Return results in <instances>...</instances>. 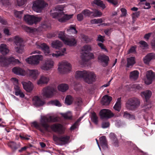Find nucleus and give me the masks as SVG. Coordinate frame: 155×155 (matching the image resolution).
Masks as SVG:
<instances>
[{
    "label": "nucleus",
    "instance_id": "f257e3e1",
    "mask_svg": "<svg viewBox=\"0 0 155 155\" xmlns=\"http://www.w3.org/2000/svg\"><path fill=\"white\" fill-rule=\"evenodd\" d=\"M75 77L76 78H83L84 81L89 84H92L95 81V74L93 72L89 71H77Z\"/></svg>",
    "mask_w": 155,
    "mask_h": 155
},
{
    "label": "nucleus",
    "instance_id": "f03ea898",
    "mask_svg": "<svg viewBox=\"0 0 155 155\" xmlns=\"http://www.w3.org/2000/svg\"><path fill=\"white\" fill-rule=\"evenodd\" d=\"M57 120V117H54L51 116L49 117L43 116L41 120V124L42 126V127L45 128V131L50 132L51 130L50 128V126L47 123L55 122Z\"/></svg>",
    "mask_w": 155,
    "mask_h": 155
},
{
    "label": "nucleus",
    "instance_id": "7ed1b4c3",
    "mask_svg": "<svg viewBox=\"0 0 155 155\" xmlns=\"http://www.w3.org/2000/svg\"><path fill=\"white\" fill-rule=\"evenodd\" d=\"M139 99L136 97H133L128 100L126 104L127 109L133 110L137 108L140 105Z\"/></svg>",
    "mask_w": 155,
    "mask_h": 155
},
{
    "label": "nucleus",
    "instance_id": "20e7f679",
    "mask_svg": "<svg viewBox=\"0 0 155 155\" xmlns=\"http://www.w3.org/2000/svg\"><path fill=\"white\" fill-rule=\"evenodd\" d=\"M152 94L151 91L149 90L142 92L141 93V97L145 98L146 102L144 105V108L143 110L145 112L148 110L152 107L151 104L148 102V100L151 97Z\"/></svg>",
    "mask_w": 155,
    "mask_h": 155
},
{
    "label": "nucleus",
    "instance_id": "39448f33",
    "mask_svg": "<svg viewBox=\"0 0 155 155\" xmlns=\"http://www.w3.org/2000/svg\"><path fill=\"white\" fill-rule=\"evenodd\" d=\"M14 42L15 50L17 53L22 54L24 52V45L22 39L18 36H15Z\"/></svg>",
    "mask_w": 155,
    "mask_h": 155
},
{
    "label": "nucleus",
    "instance_id": "423d86ee",
    "mask_svg": "<svg viewBox=\"0 0 155 155\" xmlns=\"http://www.w3.org/2000/svg\"><path fill=\"white\" fill-rule=\"evenodd\" d=\"M48 4L42 0H37L33 2L32 8L35 11L40 12Z\"/></svg>",
    "mask_w": 155,
    "mask_h": 155
},
{
    "label": "nucleus",
    "instance_id": "0eeeda50",
    "mask_svg": "<svg viewBox=\"0 0 155 155\" xmlns=\"http://www.w3.org/2000/svg\"><path fill=\"white\" fill-rule=\"evenodd\" d=\"M71 68L70 64L67 61H63L59 63L58 69L61 73H65L70 71Z\"/></svg>",
    "mask_w": 155,
    "mask_h": 155
},
{
    "label": "nucleus",
    "instance_id": "6e6552de",
    "mask_svg": "<svg viewBox=\"0 0 155 155\" xmlns=\"http://www.w3.org/2000/svg\"><path fill=\"white\" fill-rule=\"evenodd\" d=\"M24 19L28 24L32 25L34 23H36L37 22L40 21L41 20V18L33 15H25Z\"/></svg>",
    "mask_w": 155,
    "mask_h": 155
},
{
    "label": "nucleus",
    "instance_id": "1a4fd4ad",
    "mask_svg": "<svg viewBox=\"0 0 155 155\" xmlns=\"http://www.w3.org/2000/svg\"><path fill=\"white\" fill-rule=\"evenodd\" d=\"M43 59V56L41 55H37L31 56L26 59V61L29 64L33 65H37L40 61Z\"/></svg>",
    "mask_w": 155,
    "mask_h": 155
},
{
    "label": "nucleus",
    "instance_id": "9d476101",
    "mask_svg": "<svg viewBox=\"0 0 155 155\" xmlns=\"http://www.w3.org/2000/svg\"><path fill=\"white\" fill-rule=\"evenodd\" d=\"M43 96L46 98H51L54 95V93L56 91V89L51 87L44 88L42 90Z\"/></svg>",
    "mask_w": 155,
    "mask_h": 155
},
{
    "label": "nucleus",
    "instance_id": "9b49d317",
    "mask_svg": "<svg viewBox=\"0 0 155 155\" xmlns=\"http://www.w3.org/2000/svg\"><path fill=\"white\" fill-rule=\"evenodd\" d=\"M99 114L101 119L110 118L114 116V114L110 110L107 109L101 110Z\"/></svg>",
    "mask_w": 155,
    "mask_h": 155
},
{
    "label": "nucleus",
    "instance_id": "f8f14e48",
    "mask_svg": "<svg viewBox=\"0 0 155 155\" xmlns=\"http://www.w3.org/2000/svg\"><path fill=\"white\" fill-rule=\"evenodd\" d=\"M147 79L145 81V83L149 85L151 84L153 80L155 79V74L152 71H147L146 72Z\"/></svg>",
    "mask_w": 155,
    "mask_h": 155
},
{
    "label": "nucleus",
    "instance_id": "ddd939ff",
    "mask_svg": "<svg viewBox=\"0 0 155 155\" xmlns=\"http://www.w3.org/2000/svg\"><path fill=\"white\" fill-rule=\"evenodd\" d=\"M73 15V14L68 15L65 14L63 12H59V15L58 16V19L60 22H64L71 18Z\"/></svg>",
    "mask_w": 155,
    "mask_h": 155
},
{
    "label": "nucleus",
    "instance_id": "4468645a",
    "mask_svg": "<svg viewBox=\"0 0 155 155\" xmlns=\"http://www.w3.org/2000/svg\"><path fill=\"white\" fill-rule=\"evenodd\" d=\"M54 62L51 59L45 61V63L41 67V68L45 71H48L53 67Z\"/></svg>",
    "mask_w": 155,
    "mask_h": 155
},
{
    "label": "nucleus",
    "instance_id": "2eb2a0df",
    "mask_svg": "<svg viewBox=\"0 0 155 155\" xmlns=\"http://www.w3.org/2000/svg\"><path fill=\"white\" fill-rule=\"evenodd\" d=\"M26 75L34 80L37 78L39 74L38 71L36 70L28 69L26 71Z\"/></svg>",
    "mask_w": 155,
    "mask_h": 155
},
{
    "label": "nucleus",
    "instance_id": "dca6fc26",
    "mask_svg": "<svg viewBox=\"0 0 155 155\" xmlns=\"http://www.w3.org/2000/svg\"><path fill=\"white\" fill-rule=\"evenodd\" d=\"M50 128L53 131L60 134L63 133L62 126L59 124H54L50 126Z\"/></svg>",
    "mask_w": 155,
    "mask_h": 155
},
{
    "label": "nucleus",
    "instance_id": "f3484780",
    "mask_svg": "<svg viewBox=\"0 0 155 155\" xmlns=\"http://www.w3.org/2000/svg\"><path fill=\"white\" fill-rule=\"evenodd\" d=\"M32 101L33 104L36 107L42 106L44 104V101L38 96L34 97L32 98Z\"/></svg>",
    "mask_w": 155,
    "mask_h": 155
},
{
    "label": "nucleus",
    "instance_id": "a211bd4d",
    "mask_svg": "<svg viewBox=\"0 0 155 155\" xmlns=\"http://www.w3.org/2000/svg\"><path fill=\"white\" fill-rule=\"evenodd\" d=\"M12 71L15 74L22 76L26 75V71L19 67H15L12 69Z\"/></svg>",
    "mask_w": 155,
    "mask_h": 155
},
{
    "label": "nucleus",
    "instance_id": "6ab92c4d",
    "mask_svg": "<svg viewBox=\"0 0 155 155\" xmlns=\"http://www.w3.org/2000/svg\"><path fill=\"white\" fill-rule=\"evenodd\" d=\"M155 59V54L150 53L148 54L143 58L144 63L146 64H149L150 61L152 59Z\"/></svg>",
    "mask_w": 155,
    "mask_h": 155
},
{
    "label": "nucleus",
    "instance_id": "aec40b11",
    "mask_svg": "<svg viewBox=\"0 0 155 155\" xmlns=\"http://www.w3.org/2000/svg\"><path fill=\"white\" fill-rule=\"evenodd\" d=\"M24 89L28 92H31L33 89V86L32 83L29 81L28 83L25 82H22Z\"/></svg>",
    "mask_w": 155,
    "mask_h": 155
},
{
    "label": "nucleus",
    "instance_id": "412c9836",
    "mask_svg": "<svg viewBox=\"0 0 155 155\" xmlns=\"http://www.w3.org/2000/svg\"><path fill=\"white\" fill-rule=\"evenodd\" d=\"M70 139L68 136H61L59 137H56L54 139L56 140H58L61 142L63 144L67 143Z\"/></svg>",
    "mask_w": 155,
    "mask_h": 155
},
{
    "label": "nucleus",
    "instance_id": "4be33fe9",
    "mask_svg": "<svg viewBox=\"0 0 155 155\" xmlns=\"http://www.w3.org/2000/svg\"><path fill=\"white\" fill-rule=\"evenodd\" d=\"M112 100V97L108 95H105L102 99L101 103L104 105H109Z\"/></svg>",
    "mask_w": 155,
    "mask_h": 155
},
{
    "label": "nucleus",
    "instance_id": "5701e85b",
    "mask_svg": "<svg viewBox=\"0 0 155 155\" xmlns=\"http://www.w3.org/2000/svg\"><path fill=\"white\" fill-rule=\"evenodd\" d=\"M64 42L65 44L70 46H74L76 43V41L73 38H69L67 37L65 38Z\"/></svg>",
    "mask_w": 155,
    "mask_h": 155
},
{
    "label": "nucleus",
    "instance_id": "b1692460",
    "mask_svg": "<svg viewBox=\"0 0 155 155\" xmlns=\"http://www.w3.org/2000/svg\"><path fill=\"white\" fill-rule=\"evenodd\" d=\"M98 59L101 62L105 63V65L104 66V67H105L107 65L108 61H109V58L108 56L104 54L100 55L98 56Z\"/></svg>",
    "mask_w": 155,
    "mask_h": 155
},
{
    "label": "nucleus",
    "instance_id": "393cba45",
    "mask_svg": "<svg viewBox=\"0 0 155 155\" xmlns=\"http://www.w3.org/2000/svg\"><path fill=\"white\" fill-rule=\"evenodd\" d=\"M0 65L2 67H6L8 66L7 58L0 55Z\"/></svg>",
    "mask_w": 155,
    "mask_h": 155
},
{
    "label": "nucleus",
    "instance_id": "a878e982",
    "mask_svg": "<svg viewBox=\"0 0 155 155\" xmlns=\"http://www.w3.org/2000/svg\"><path fill=\"white\" fill-rule=\"evenodd\" d=\"M100 143L102 148L104 149L107 148V144L106 137L104 136L101 137L100 138Z\"/></svg>",
    "mask_w": 155,
    "mask_h": 155
},
{
    "label": "nucleus",
    "instance_id": "bb28decb",
    "mask_svg": "<svg viewBox=\"0 0 155 155\" xmlns=\"http://www.w3.org/2000/svg\"><path fill=\"white\" fill-rule=\"evenodd\" d=\"M9 52L7 45L5 44H1L0 45V52L3 55H6Z\"/></svg>",
    "mask_w": 155,
    "mask_h": 155
},
{
    "label": "nucleus",
    "instance_id": "cd10ccee",
    "mask_svg": "<svg viewBox=\"0 0 155 155\" xmlns=\"http://www.w3.org/2000/svg\"><path fill=\"white\" fill-rule=\"evenodd\" d=\"M139 73L138 71L135 70L130 73V78L131 80L135 81L139 77Z\"/></svg>",
    "mask_w": 155,
    "mask_h": 155
},
{
    "label": "nucleus",
    "instance_id": "c85d7f7f",
    "mask_svg": "<svg viewBox=\"0 0 155 155\" xmlns=\"http://www.w3.org/2000/svg\"><path fill=\"white\" fill-rule=\"evenodd\" d=\"M49 81V78L44 76H41L38 81V84H47Z\"/></svg>",
    "mask_w": 155,
    "mask_h": 155
},
{
    "label": "nucleus",
    "instance_id": "c756f323",
    "mask_svg": "<svg viewBox=\"0 0 155 155\" xmlns=\"http://www.w3.org/2000/svg\"><path fill=\"white\" fill-rule=\"evenodd\" d=\"M39 47L44 51L46 55H48L50 52L48 46L45 43H43L39 45Z\"/></svg>",
    "mask_w": 155,
    "mask_h": 155
},
{
    "label": "nucleus",
    "instance_id": "7c9ffc66",
    "mask_svg": "<svg viewBox=\"0 0 155 155\" xmlns=\"http://www.w3.org/2000/svg\"><path fill=\"white\" fill-rule=\"evenodd\" d=\"M69 88L68 85L66 84H59L58 87V89L62 92H64L67 90Z\"/></svg>",
    "mask_w": 155,
    "mask_h": 155
},
{
    "label": "nucleus",
    "instance_id": "2f4dec72",
    "mask_svg": "<svg viewBox=\"0 0 155 155\" xmlns=\"http://www.w3.org/2000/svg\"><path fill=\"white\" fill-rule=\"evenodd\" d=\"M52 47L56 49H59L62 46V43L58 40L54 41L51 43Z\"/></svg>",
    "mask_w": 155,
    "mask_h": 155
},
{
    "label": "nucleus",
    "instance_id": "473e14b6",
    "mask_svg": "<svg viewBox=\"0 0 155 155\" xmlns=\"http://www.w3.org/2000/svg\"><path fill=\"white\" fill-rule=\"evenodd\" d=\"M121 97L117 98V101L113 107L115 110L119 112L120 111L121 107Z\"/></svg>",
    "mask_w": 155,
    "mask_h": 155
},
{
    "label": "nucleus",
    "instance_id": "72a5a7b5",
    "mask_svg": "<svg viewBox=\"0 0 155 155\" xmlns=\"http://www.w3.org/2000/svg\"><path fill=\"white\" fill-rule=\"evenodd\" d=\"M127 67L129 68L130 66H133L135 63V57H131L127 58Z\"/></svg>",
    "mask_w": 155,
    "mask_h": 155
},
{
    "label": "nucleus",
    "instance_id": "f704fd0d",
    "mask_svg": "<svg viewBox=\"0 0 155 155\" xmlns=\"http://www.w3.org/2000/svg\"><path fill=\"white\" fill-rule=\"evenodd\" d=\"M9 147H11L13 150H15L20 147L19 144H16L14 142H10L8 144Z\"/></svg>",
    "mask_w": 155,
    "mask_h": 155
},
{
    "label": "nucleus",
    "instance_id": "c9c22d12",
    "mask_svg": "<svg viewBox=\"0 0 155 155\" xmlns=\"http://www.w3.org/2000/svg\"><path fill=\"white\" fill-rule=\"evenodd\" d=\"M8 65L11 64H19L20 63L19 60L12 57L7 58Z\"/></svg>",
    "mask_w": 155,
    "mask_h": 155
},
{
    "label": "nucleus",
    "instance_id": "e433bc0d",
    "mask_svg": "<svg viewBox=\"0 0 155 155\" xmlns=\"http://www.w3.org/2000/svg\"><path fill=\"white\" fill-rule=\"evenodd\" d=\"M92 3L97 5L99 7L104 9L106 7L105 5L103 3V2L101 0H94Z\"/></svg>",
    "mask_w": 155,
    "mask_h": 155
},
{
    "label": "nucleus",
    "instance_id": "4c0bfd02",
    "mask_svg": "<svg viewBox=\"0 0 155 155\" xmlns=\"http://www.w3.org/2000/svg\"><path fill=\"white\" fill-rule=\"evenodd\" d=\"M24 30L27 32L33 33L37 31V29L35 28H32L27 26H23Z\"/></svg>",
    "mask_w": 155,
    "mask_h": 155
},
{
    "label": "nucleus",
    "instance_id": "58836bf2",
    "mask_svg": "<svg viewBox=\"0 0 155 155\" xmlns=\"http://www.w3.org/2000/svg\"><path fill=\"white\" fill-rule=\"evenodd\" d=\"M73 101V98L71 95L67 96L65 100V104L68 105H70L71 104Z\"/></svg>",
    "mask_w": 155,
    "mask_h": 155
},
{
    "label": "nucleus",
    "instance_id": "ea45409f",
    "mask_svg": "<svg viewBox=\"0 0 155 155\" xmlns=\"http://www.w3.org/2000/svg\"><path fill=\"white\" fill-rule=\"evenodd\" d=\"M91 118L92 122L96 124H97L98 118L96 114L94 112H93L91 113Z\"/></svg>",
    "mask_w": 155,
    "mask_h": 155
},
{
    "label": "nucleus",
    "instance_id": "a19ab883",
    "mask_svg": "<svg viewBox=\"0 0 155 155\" xmlns=\"http://www.w3.org/2000/svg\"><path fill=\"white\" fill-rule=\"evenodd\" d=\"M81 58L83 62L87 61L89 60L88 53L86 52H84L83 53L81 54Z\"/></svg>",
    "mask_w": 155,
    "mask_h": 155
},
{
    "label": "nucleus",
    "instance_id": "79ce46f5",
    "mask_svg": "<svg viewBox=\"0 0 155 155\" xmlns=\"http://www.w3.org/2000/svg\"><path fill=\"white\" fill-rule=\"evenodd\" d=\"M41 123L40 122V124H38L37 122H34L32 123V124L35 127L38 129L41 132L44 133L45 131V130L44 128V129H43L41 127V126L42 127V126L41 125Z\"/></svg>",
    "mask_w": 155,
    "mask_h": 155
},
{
    "label": "nucleus",
    "instance_id": "37998d69",
    "mask_svg": "<svg viewBox=\"0 0 155 155\" xmlns=\"http://www.w3.org/2000/svg\"><path fill=\"white\" fill-rule=\"evenodd\" d=\"M124 117L128 119L134 120L135 119V117L134 115L128 113L127 111L124 112Z\"/></svg>",
    "mask_w": 155,
    "mask_h": 155
},
{
    "label": "nucleus",
    "instance_id": "c03bdc74",
    "mask_svg": "<svg viewBox=\"0 0 155 155\" xmlns=\"http://www.w3.org/2000/svg\"><path fill=\"white\" fill-rule=\"evenodd\" d=\"M82 118V117H79L77 121L70 128V130H73L76 128L78 125V123L80 121Z\"/></svg>",
    "mask_w": 155,
    "mask_h": 155
},
{
    "label": "nucleus",
    "instance_id": "a18cd8bd",
    "mask_svg": "<svg viewBox=\"0 0 155 155\" xmlns=\"http://www.w3.org/2000/svg\"><path fill=\"white\" fill-rule=\"evenodd\" d=\"M81 12L85 17H89L91 14L93 13V12L87 9H84Z\"/></svg>",
    "mask_w": 155,
    "mask_h": 155
},
{
    "label": "nucleus",
    "instance_id": "49530a36",
    "mask_svg": "<svg viewBox=\"0 0 155 155\" xmlns=\"http://www.w3.org/2000/svg\"><path fill=\"white\" fill-rule=\"evenodd\" d=\"M66 50V48H64L63 50L61 51V52L60 51L55 54L53 53L52 54V56L53 57H57L61 56L63 55L65 53Z\"/></svg>",
    "mask_w": 155,
    "mask_h": 155
},
{
    "label": "nucleus",
    "instance_id": "de8ad7c7",
    "mask_svg": "<svg viewBox=\"0 0 155 155\" xmlns=\"http://www.w3.org/2000/svg\"><path fill=\"white\" fill-rule=\"evenodd\" d=\"M82 50L85 52L91 51H92L91 46V45H84L83 47Z\"/></svg>",
    "mask_w": 155,
    "mask_h": 155
},
{
    "label": "nucleus",
    "instance_id": "09e8293b",
    "mask_svg": "<svg viewBox=\"0 0 155 155\" xmlns=\"http://www.w3.org/2000/svg\"><path fill=\"white\" fill-rule=\"evenodd\" d=\"M49 104L52 105H55L58 107H60L61 106V104L59 101L57 100H52L50 101Z\"/></svg>",
    "mask_w": 155,
    "mask_h": 155
},
{
    "label": "nucleus",
    "instance_id": "8fccbe9b",
    "mask_svg": "<svg viewBox=\"0 0 155 155\" xmlns=\"http://www.w3.org/2000/svg\"><path fill=\"white\" fill-rule=\"evenodd\" d=\"M58 37L63 42L64 41L67 37L64 35V32L60 31L58 35Z\"/></svg>",
    "mask_w": 155,
    "mask_h": 155
},
{
    "label": "nucleus",
    "instance_id": "3c124183",
    "mask_svg": "<svg viewBox=\"0 0 155 155\" xmlns=\"http://www.w3.org/2000/svg\"><path fill=\"white\" fill-rule=\"evenodd\" d=\"M67 31L69 32H72L75 34H76L78 32L75 28L73 26V25H71L69 28L67 29Z\"/></svg>",
    "mask_w": 155,
    "mask_h": 155
},
{
    "label": "nucleus",
    "instance_id": "603ef678",
    "mask_svg": "<svg viewBox=\"0 0 155 155\" xmlns=\"http://www.w3.org/2000/svg\"><path fill=\"white\" fill-rule=\"evenodd\" d=\"M62 116L66 119L71 120L72 119V115L70 113L63 114H62Z\"/></svg>",
    "mask_w": 155,
    "mask_h": 155
},
{
    "label": "nucleus",
    "instance_id": "864d4df0",
    "mask_svg": "<svg viewBox=\"0 0 155 155\" xmlns=\"http://www.w3.org/2000/svg\"><path fill=\"white\" fill-rule=\"evenodd\" d=\"M110 125V123L108 121H103L101 124V127L103 128H106L109 127Z\"/></svg>",
    "mask_w": 155,
    "mask_h": 155
},
{
    "label": "nucleus",
    "instance_id": "5fc2aeb1",
    "mask_svg": "<svg viewBox=\"0 0 155 155\" xmlns=\"http://www.w3.org/2000/svg\"><path fill=\"white\" fill-rule=\"evenodd\" d=\"M23 13V11H15L14 14L15 16L17 18H21Z\"/></svg>",
    "mask_w": 155,
    "mask_h": 155
},
{
    "label": "nucleus",
    "instance_id": "6e6d98bb",
    "mask_svg": "<svg viewBox=\"0 0 155 155\" xmlns=\"http://www.w3.org/2000/svg\"><path fill=\"white\" fill-rule=\"evenodd\" d=\"M15 94L16 96L19 95L20 97L22 98L24 97L25 96L24 94L20 89L18 91H15Z\"/></svg>",
    "mask_w": 155,
    "mask_h": 155
},
{
    "label": "nucleus",
    "instance_id": "4d7b16f0",
    "mask_svg": "<svg viewBox=\"0 0 155 155\" xmlns=\"http://www.w3.org/2000/svg\"><path fill=\"white\" fill-rule=\"evenodd\" d=\"M26 0H16L17 5L19 6L24 5Z\"/></svg>",
    "mask_w": 155,
    "mask_h": 155
},
{
    "label": "nucleus",
    "instance_id": "13d9d810",
    "mask_svg": "<svg viewBox=\"0 0 155 155\" xmlns=\"http://www.w3.org/2000/svg\"><path fill=\"white\" fill-rule=\"evenodd\" d=\"M84 18V15L82 13L79 14L77 16V18L78 21H81L83 20Z\"/></svg>",
    "mask_w": 155,
    "mask_h": 155
},
{
    "label": "nucleus",
    "instance_id": "bf43d9fd",
    "mask_svg": "<svg viewBox=\"0 0 155 155\" xmlns=\"http://www.w3.org/2000/svg\"><path fill=\"white\" fill-rule=\"evenodd\" d=\"M120 11L122 12L120 16L121 17L126 16L127 14L126 10L124 8H122L120 9Z\"/></svg>",
    "mask_w": 155,
    "mask_h": 155
},
{
    "label": "nucleus",
    "instance_id": "052dcab7",
    "mask_svg": "<svg viewBox=\"0 0 155 155\" xmlns=\"http://www.w3.org/2000/svg\"><path fill=\"white\" fill-rule=\"evenodd\" d=\"M55 10L57 11L63 12L64 7L62 5H58L55 8Z\"/></svg>",
    "mask_w": 155,
    "mask_h": 155
},
{
    "label": "nucleus",
    "instance_id": "680f3d73",
    "mask_svg": "<svg viewBox=\"0 0 155 155\" xmlns=\"http://www.w3.org/2000/svg\"><path fill=\"white\" fill-rule=\"evenodd\" d=\"M75 104L77 106H80L82 103V101L81 98H77L75 102Z\"/></svg>",
    "mask_w": 155,
    "mask_h": 155
},
{
    "label": "nucleus",
    "instance_id": "e2e57ef3",
    "mask_svg": "<svg viewBox=\"0 0 155 155\" xmlns=\"http://www.w3.org/2000/svg\"><path fill=\"white\" fill-rule=\"evenodd\" d=\"M109 3L112 4L114 6L117 5L118 4V0H107Z\"/></svg>",
    "mask_w": 155,
    "mask_h": 155
},
{
    "label": "nucleus",
    "instance_id": "0e129e2a",
    "mask_svg": "<svg viewBox=\"0 0 155 155\" xmlns=\"http://www.w3.org/2000/svg\"><path fill=\"white\" fill-rule=\"evenodd\" d=\"M139 43L140 45L141 46L144 47H146L148 46V45L147 43L143 41H140L139 42Z\"/></svg>",
    "mask_w": 155,
    "mask_h": 155
},
{
    "label": "nucleus",
    "instance_id": "69168bd1",
    "mask_svg": "<svg viewBox=\"0 0 155 155\" xmlns=\"http://www.w3.org/2000/svg\"><path fill=\"white\" fill-rule=\"evenodd\" d=\"M109 137L112 141L114 140H116L117 139L116 137V135L113 133H111L109 135Z\"/></svg>",
    "mask_w": 155,
    "mask_h": 155
},
{
    "label": "nucleus",
    "instance_id": "338daca9",
    "mask_svg": "<svg viewBox=\"0 0 155 155\" xmlns=\"http://www.w3.org/2000/svg\"><path fill=\"white\" fill-rule=\"evenodd\" d=\"M52 17L53 18H57L58 19V15H59V13L58 12H54L52 13L51 12L50 13Z\"/></svg>",
    "mask_w": 155,
    "mask_h": 155
},
{
    "label": "nucleus",
    "instance_id": "774afa93",
    "mask_svg": "<svg viewBox=\"0 0 155 155\" xmlns=\"http://www.w3.org/2000/svg\"><path fill=\"white\" fill-rule=\"evenodd\" d=\"M10 0H0L1 2L3 5H8Z\"/></svg>",
    "mask_w": 155,
    "mask_h": 155
}]
</instances>
